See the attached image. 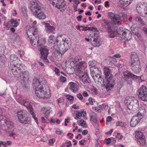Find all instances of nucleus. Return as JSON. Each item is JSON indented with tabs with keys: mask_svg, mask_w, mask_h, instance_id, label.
<instances>
[{
	"mask_svg": "<svg viewBox=\"0 0 147 147\" xmlns=\"http://www.w3.org/2000/svg\"><path fill=\"white\" fill-rule=\"evenodd\" d=\"M3 111L2 109L0 108V121L5 119L6 117L2 115Z\"/></svg>",
	"mask_w": 147,
	"mask_h": 147,
	"instance_id": "obj_43",
	"label": "nucleus"
},
{
	"mask_svg": "<svg viewBox=\"0 0 147 147\" xmlns=\"http://www.w3.org/2000/svg\"><path fill=\"white\" fill-rule=\"evenodd\" d=\"M137 141L140 143L141 146H144L146 145V141L145 137L144 138H142L137 140Z\"/></svg>",
	"mask_w": 147,
	"mask_h": 147,
	"instance_id": "obj_37",
	"label": "nucleus"
},
{
	"mask_svg": "<svg viewBox=\"0 0 147 147\" xmlns=\"http://www.w3.org/2000/svg\"><path fill=\"white\" fill-rule=\"evenodd\" d=\"M87 66L85 61H80L76 65V67L78 69V71L83 72V71H85Z\"/></svg>",
	"mask_w": 147,
	"mask_h": 147,
	"instance_id": "obj_15",
	"label": "nucleus"
},
{
	"mask_svg": "<svg viewBox=\"0 0 147 147\" xmlns=\"http://www.w3.org/2000/svg\"><path fill=\"white\" fill-rule=\"evenodd\" d=\"M18 101L21 105L26 107L28 109L32 107L31 103L26 100L20 98L18 100Z\"/></svg>",
	"mask_w": 147,
	"mask_h": 147,
	"instance_id": "obj_14",
	"label": "nucleus"
},
{
	"mask_svg": "<svg viewBox=\"0 0 147 147\" xmlns=\"http://www.w3.org/2000/svg\"><path fill=\"white\" fill-rule=\"evenodd\" d=\"M124 75L126 79L130 78H136L137 77L139 78V76H137L134 75L129 71H127L124 72Z\"/></svg>",
	"mask_w": 147,
	"mask_h": 147,
	"instance_id": "obj_25",
	"label": "nucleus"
},
{
	"mask_svg": "<svg viewBox=\"0 0 147 147\" xmlns=\"http://www.w3.org/2000/svg\"><path fill=\"white\" fill-rule=\"evenodd\" d=\"M105 142L107 144H109L111 142V138H108L107 139H105Z\"/></svg>",
	"mask_w": 147,
	"mask_h": 147,
	"instance_id": "obj_55",
	"label": "nucleus"
},
{
	"mask_svg": "<svg viewBox=\"0 0 147 147\" xmlns=\"http://www.w3.org/2000/svg\"><path fill=\"white\" fill-rule=\"evenodd\" d=\"M107 32L108 33V36L109 38H113L117 35L116 31L114 27H113Z\"/></svg>",
	"mask_w": 147,
	"mask_h": 147,
	"instance_id": "obj_20",
	"label": "nucleus"
},
{
	"mask_svg": "<svg viewBox=\"0 0 147 147\" xmlns=\"http://www.w3.org/2000/svg\"><path fill=\"white\" fill-rule=\"evenodd\" d=\"M126 81L129 85H131L132 84V81L131 78H127V79H126Z\"/></svg>",
	"mask_w": 147,
	"mask_h": 147,
	"instance_id": "obj_49",
	"label": "nucleus"
},
{
	"mask_svg": "<svg viewBox=\"0 0 147 147\" xmlns=\"http://www.w3.org/2000/svg\"><path fill=\"white\" fill-rule=\"evenodd\" d=\"M65 0H55V2H53L52 5L58 9L64 7L65 5Z\"/></svg>",
	"mask_w": 147,
	"mask_h": 147,
	"instance_id": "obj_13",
	"label": "nucleus"
},
{
	"mask_svg": "<svg viewBox=\"0 0 147 147\" xmlns=\"http://www.w3.org/2000/svg\"><path fill=\"white\" fill-rule=\"evenodd\" d=\"M50 108L49 107H44L41 109V111L45 115L47 118L48 117V115L50 113Z\"/></svg>",
	"mask_w": 147,
	"mask_h": 147,
	"instance_id": "obj_26",
	"label": "nucleus"
},
{
	"mask_svg": "<svg viewBox=\"0 0 147 147\" xmlns=\"http://www.w3.org/2000/svg\"><path fill=\"white\" fill-rule=\"evenodd\" d=\"M55 141V140L54 138L50 139L49 140V143L50 145L52 146Z\"/></svg>",
	"mask_w": 147,
	"mask_h": 147,
	"instance_id": "obj_47",
	"label": "nucleus"
},
{
	"mask_svg": "<svg viewBox=\"0 0 147 147\" xmlns=\"http://www.w3.org/2000/svg\"><path fill=\"white\" fill-rule=\"evenodd\" d=\"M111 69L107 67L104 68V73L105 75V81L103 79L102 76L100 75L99 74H95L94 76L95 78H97L98 81L101 82L103 81L107 90L108 91L111 90V88H113L114 86V82L112 79L113 76L112 74Z\"/></svg>",
	"mask_w": 147,
	"mask_h": 147,
	"instance_id": "obj_3",
	"label": "nucleus"
},
{
	"mask_svg": "<svg viewBox=\"0 0 147 147\" xmlns=\"http://www.w3.org/2000/svg\"><path fill=\"white\" fill-rule=\"evenodd\" d=\"M72 107L73 108L76 109H79L80 108L79 106L76 104L73 105Z\"/></svg>",
	"mask_w": 147,
	"mask_h": 147,
	"instance_id": "obj_64",
	"label": "nucleus"
},
{
	"mask_svg": "<svg viewBox=\"0 0 147 147\" xmlns=\"http://www.w3.org/2000/svg\"><path fill=\"white\" fill-rule=\"evenodd\" d=\"M82 82L85 84H87L89 83V77L86 73L85 72L81 77Z\"/></svg>",
	"mask_w": 147,
	"mask_h": 147,
	"instance_id": "obj_24",
	"label": "nucleus"
},
{
	"mask_svg": "<svg viewBox=\"0 0 147 147\" xmlns=\"http://www.w3.org/2000/svg\"><path fill=\"white\" fill-rule=\"evenodd\" d=\"M35 16L39 19L44 20L46 18L45 15L44 13L41 11H40L36 13V14H34Z\"/></svg>",
	"mask_w": 147,
	"mask_h": 147,
	"instance_id": "obj_27",
	"label": "nucleus"
},
{
	"mask_svg": "<svg viewBox=\"0 0 147 147\" xmlns=\"http://www.w3.org/2000/svg\"><path fill=\"white\" fill-rule=\"evenodd\" d=\"M139 64H136L134 66H131L132 70L135 73H138L140 72L141 69V67Z\"/></svg>",
	"mask_w": 147,
	"mask_h": 147,
	"instance_id": "obj_23",
	"label": "nucleus"
},
{
	"mask_svg": "<svg viewBox=\"0 0 147 147\" xmlns=\"http://www.w3.org/2000/svg\"><path fill=\"white\" fill-rule=\"evenodd\" d=\"M63 52V50L61 49V51L59 50H55L54 51V53L56 55H59V56L61 55V56L64 54H62V52Z\"/></svg>",
	"mask_w": 147,
	"mask_h": 147,
	"instance_id": "obj_41",
	"label": "nucleus"
},
{
	"mask_svg": "<svg viewBox=\"0 0 147 147\" xmlns=\"http://www.w3.org/2000/svg\"><path fill=\"white\" fill-rule=\"evenodd\" d=\"M129 63L131 66H134L136 64H139L140 63L139 60H136L135 59H130L129 61Z\"/></svg>",
	"mask_w": 147,
	"mask_h": 147,
	"instance_id": "obj_36",
	"label": "nucleus"
},
{
	"mask_svg": "<svg viewBox=\"0 0 147 147\" xmlns=\"http://www.w3.org/2000/svg\"><path fill=\"white\" fill-rule=\"evenodd\" d=\"M82 95L84 97H86L89 96L87 92L86 91H84L83 92Z\"/></svg>",
	"mask_w": 147,
	"mask_h": 147,
	"instance_id": "obj_61",
	"label": "nucleus"
},
{
	"mask_svg": "<svg viewBox=\"0 0 147 147\" xmlns=\"http://www.w3.org/2000/svg\"><path fill=\"white\" fill-rule=\"evenodd\" d=\"M136 7L138 12L141 16L143 17L147 16V6L145 3H138Z\"/></svg>",
	"mask_w": 147,
	"mask_h": 147,
	"instance_id": "obj_7",
	"label": "nucleus"
},
{
	"mask_svg": "<svg viewBox=\"0 0 147 147\" xmlns=\"http://www.w3.org/2000/svg\"><path fill=\"white\" fill-rule=\"evenodd\" d=\"M66 78L63 76H61L60 77V80L61 82H64L66 81Z\"/></svg>",
	"mask_w": 147,
	"mask_h": 147,
	"instance_id": "obj_57",
	"label": "nucleus"
},
{
	"mask_svg": "<svg viewBox=\"0 0 147 147\" xmlns=\"http://www.w3.org/2000/svg\"><path fill=\"white\" fill-rule=\"evenodd\" d=\"M27 113V111L25 110H20L17 112V117L21 123L27 124L29 122L28 118L26 116Z\"/></svg>",
	"mask_w": 147,
	"mask_h": 147,
	"instance_id": "obj_6",
	"label": "nucleus"
},
{
	"mask_svg": "<svg viewBox=\"0 0 147 147\" xmlns=\"http://www.w3.org/2000/svg\"><path fill=\"white\" fill-rule=\"evenodd\" d=\"M42 23L45 25V30L47 32H54L55 28L53 26H51L49 24L45 23L44 22H42Z\"/></svg>",
	"mask_w": 147,
	"mask_h": 147,
	"instance_id": "obj_19",
	"label": "nucleus"
},
{
	"mask_svg": "<svg viewBox=\"0 0 147 147\" xmlns=\"http://www.w3.org/2000/svg\"><path fill=\"white\" fill-rule=\"evenodd\" d=\"M109 16L110 18L114 25L119 26L121 24L120 21H119L121 19V17L120 15L111 12L109 13Z\"/></svg>",
	"mask_w": 147,
	"mask_h": 147,
	"instance_id": "obj_10",
	"label": "nucleus"
},
{
	"mask_svg": "<svg viewBox=\"0 0 147 147\" xmlns=\"http://www.w3.org/2000/svg\"><path fill=\"white\" fill-rule=\"evenodd\" d=\"M29 110V111L30 113L32 115V117L35 120L36 123H38V120L36 119V118L35 116V113L34 112L33 109L32 107L31 108H30V109H28Z\"/></svg>",
	"mask_w": 147,
	"mask_h": 147,
	"instance_id": "obj_32",
	"label": "nucleus"
},
{
	"mask_svg": "<svg viewBox=\"0 0 147 147\" xmlns=\"http://www.w3.org/2000/svg\"><path fill=\"white\" fill-rule=\"evenodd\" d=\"M45 82V80L34 78L33 80V86L35 90V94L38 97L47 99L50 98L51 95L50 90L45 91L43 90V85H44Z\"/></svg>",
	"mask_w": 147,
	"mask_h": 147,
	"instance_id": "obj_2",
	"label": "nucleus"
},
{
	"mask_svg": "<svg viewBox=\"0 0 147 147\" xmlns=\"http://www.w3.org/2000/svg\"><path fill=\"white\" fill-rule=\"evenodd\" d=\"M99 107L101 110L105 111H106L108 109L109 106L107 104H106L104 103L102 104V105H100Z\"/></svg>",
	"mask_w": 147,
	"mask_h": 147,
	"instance_id": "obj_35",
	"label": "nucleus"
},
{
	"mask_svg": "<svg viewBox=\"0 0 147 147\" xmlns=\"http://www.w3.org/2000/svg\"><path fill=\"white\" fill-rule=\"evenodd\" d=\"M95 145V147H100V143L98 141V140H97Z\"/></svg>",
	"mask_w": 147,
	"mask_h": 147,
	"instance_id": "obj_60",
	"label": "nucleus"
},
{
	"mask_svg": "<svg viewBox=\"0 0 147 147\" xmlns=\"http://www.w3.org/2000/svg\"><path fill=\"white\" fill-rule=\"evenodd\" d=\"M81 28H82V30H91L92 29V28L89 27L87 26H81Z\"/></svg>",
	"mask_w": 147,
	"mask_h": 147,
	"instance_id": "obj_48",
	"label": "nucleus"
},
{
	"mask_svg": "<svg viewBox=\"0 0 147 147\" xmlns=\"http://www.w3.org/2000/svg\"><path fill=\"white\" fill-rule=\"evenodd\" d=\"M77 98L80 100H81L83 99V96L82 95L80 94H78L77 96Z\"/></svg>",
	"mask_w": 147,
	"mask_h": 147,
	"instance_id": "obj_62",
	"label": "nucleus"
},
{
	"mask_svg": "<svg viewBox=\"0 0 147 147\" xmlns=\"http://www.w3.org/2000/svg\"><path fill=\"white\" fill-rule=\"evenodd\" d=\"M101 26L106 29L107 31L109 30L113 27L111 26V24L109 22L105 20L102 21Z\"/></svg>",
	"mask_w": 147,
	"mask_h": 147,
	"instance_id": "obj_16",
	"label": "nucleus"
},
{
	"mask_svg": "<svg viewBox=\"0 0 147 147\" xmlns=\"http://www.w3.org/2000/svg\"><path fill=\"white\" fill-rule=\"evenodd\" d=\"M55 133L57 134L61 135L63 133V131L62 130H60L59 129V130L56 131Z\"/></svg>",
	"mask_w": 147,
	"mask_h": 147,
	"instance_id": "obj_59",
	"label": "nucleus"
},
{
	"mask_svg": "<svg viewBox=\"0 0 147 147\" xmlns=\"http://www.w3.org/2000/svg\"><path fill=\"white\" fill-rule=\"evenodd\" d=\"M32 32L28 30L26 31L28 36L30 40L32 45L35 48H37L41 55V59L46 62H49L47 57L49 54L48 47L44 46V44L46 40L42 38H39L37 35L38 30L37 28H32Z\"/></svg>",
	"mask_w": 147,
	"mask_h": 147,
	"instance_id": "obj_1",
	"label": "nucleus"
},
{
	"mask_svg": "<svg viewBox=\"0 0 147 147\" xmlns=\"http://www.w3.org/2000/svg\"><path fill=\"white\" fill-rule=\"evenodd\" d=\"M132 0H119V2L124 6H127L129 5Z\"/></svg>",
	"mask_w": 147,
	"mask_h": 147,
	"instance_id": "obj_29",
	"label": "nucleus"
},
{
	"mask_svg": "<svg viewBox=\"0 0 147 147\" xmlns=\"http://www.w3.org/2000/svg\"><path fill=\"white\" fill-rule=\"evenodd\" d=\"M90 121L93 124H95L97 121V116L94 113L90 115Z\"/></svg>",
	"mask_w": 147,
	"mask_h": 147,
	"instance_id": "obj_28",
	"label": "nucleus"
},
{
	"mask_svg": "<svg viewBox=\"0 0 147 147\" xmlns=\"http://www.w3.org/2000/svg\"><path fill=\"white\" fill-rule=\"evenodd\" d=\"M55 39L54 36L53 35H51L49 37V43L51 44L53 43V40Z\"/></svg>",
	"mask_w": 147,
	"mask_h": 147,
	"instance_id": "obj_44",
	"label": "nucleus"
},
{
	"mask_svg": "<svg viewBox=\"0 0 147 147\" xmlns=\"http://www.w3.org/2000/svg\"><path fill=\"white\" fill-rule=\"evenodd\" d=\"M20 71L18 73L21 74L20 77L22 79V80L24 82L28 81L29 79V73L27 71H24V72H21V73H20ZM15 75L16 76L18 75Z\"/></svg>",
	"mask_w": 147,
	"mask_h": 147,
	"instance_id": "obj_18",
	"label": "nucleus"
},
{
	"mask_svg": "<svg viewBox=\"0 0 147 147\" xmlns=\"http://www.w3.org/2000/svg\"><path fill=\"white\" fill-rule=\"evenodd\" d=\"M145 113V109L144 108H140L136 115L133 116L131 119L130 122V126L132 127L136 126L143 118V116Z\"/></svg>",
	"mask_w": 147,
	"mask_h": 147,
	"instance_id": "obj_4",
	"label": "nucleus"
},
{
	"mask_svg": "<svg viewBox=\"0 0 147 147\" xmlns=\"http://www.w3.org/2000/svg\"><path fill=\"white\" fill-rule=\"evenodd\" d=\"M20 20L19 19H17L15 20L14 19H11V20L10 22L11 24L13 25V27H15L17 26L19 24V23L18 21H20Z\"/></svg>",
	"mask_w": 147,
	"mask_h": 147,
	"instance_id": "obj_31",
	"label": "nucleus"
},
{
	"mask_svg": "<svg viewBox=\"0 0 147 147\" xmlns=\"http://www.w3.org/2000/svg\"><path fill=\"white\" fill-rule=\"evenodd\" d=\"M17 61H14L12 63H10L11 65V71L14 75H17L20 72L21 66V64L19 63L20 60L19 58H17Z\"/></svg>",
	"mask_w": 147,
	"mask_h": 147,
	"instance_id": "obj_8",
	"label": "nucleus"
},
{
	"mask_svg": "<svg viewBox=\"0 0 147 147\" xmlns=\"http://www.w3.org/2000/svg\"><path fill=\"white\" fill-rule=\"evenodd\" d=\"M5 123L7 126V128L8 129H11L14 126L13 122L8 119L5 120Z\"/></svg>",
	"mask_w": 147,
	"mask_h": 147,
	"instance_id": "obj_30",
	"label": "nucleus"
},
{
	"mask_svg": "<svg viewBox=\"0 0 147 147\" xmlns=\"http://www.w3.org/2000/svg\"><path fill=\"white\" fill-rule=\"evenodd\" d=\"M133 102H134L136 104H138V100L134 97H126L125 98V102L126 105H130V104Z\"/></svg>",
	"mask_w": 147,
	"mask_h": 147,
	"instance_id": "obj_17",
	"label": "nucleus"
},
{
	"mask_svg": "<svg viewBox=\"0 0 147 147\" xmlns=\"http://www.w3.org/2000/svg\"><path fill=\"white\" fill-rule=\"evenodd\" d=\"M111 142H112L113 144L115 143L116 142L115 138H114L111 137Z\"/></svg>",
	"mask_w": 147,
	"mask_h": 147,
	"instance_id": "obj_63",
	"label": "nucleus"
},
{
	"mask_svg": "<svg viewBox=\"0 0 147 147\" xmlns=\"http://www.w3.org/2000/svg\"><path fill=\"white\" fill-rule=\"evenodd\" d=\"M91 91L94 94H98L97 90L95 88L93 87L91 89Z\"/></svg>",
	"mask_w": 147,
	"mask_h": 147,
	"instance_id": "obj_50",
	"label": "nucleus"
},
{
	"mask_svg": "<svg viewBox=\"0 0 147 147\" xmlns=\"http://www.w3.org/2000/svg\"><path fill=\"white\" fill-rule=\"evenodd\" d=\"M30 9L34 14H36V13L38 12L41 10V7L38 3L35 2L34 1L32 3Z\"/></svg>",
	"mask_w": 147,
	"mask_h": 147,
	"instance_id": "obj_12",
	"label": "nucleus"
},
{
	"mask_svg": "<svg viewBox=\"0 0 147 147\" xmlns=\"http://www.w3.org/2000/svg\"><path fill=\"white\" fill-rule=\"evenodd\" d=\"M136 134L135 137L137 138V140L141 138H144L145 137V136L143 135L142 132L137 131L136 132Z\"/></svg>",
	"mask_w": 147,
	"mask_h": 147,
	"instance_id": "obj_33",
	"label": "nucleus"
},
{
	"mask_svg": "<svg viewBox=\"0 0 147 147\" xmlns=\"http://www.w3.org/2000/svg\"><path fill=\"white\" fill-rule=\"evenodd\" d=\"M93 46L95 47H98L100 45V39L98 36H94L93 38Z\"/></svg>",
	"mask_w": 147,
	"mask_h": 147,
	"instance_id": "obj_22",
	"label": "nucleus"
},
{
	"mask_svg": "<svg viewBox=\"0 0 147 147\" xmlns=\"http://www.w3.org/2000/svg\"><path fill=\"white\" fill-rule=\"evenodd\" d=\"M119 32L121 35L120 39L122 40L123 42H125L131 38L132 34L129 30L120 27Z\"/></svg>",
	"mask_w": 147,
	"mask_h": 147,
	"instance_id": "obj_5",
	"label": "nucleus"
},
{
	"mask_svg": "<svg viewBox=\"0 0 147 147\" xmlns=\"http://www.w3.org/2000/svg\"><path fill=\"white\" fill-rule=\"evenodd\" d=\"M84 112L82 111V113H81L79 111H77V113L76 114V117L75 118V119L76 120H77L78 119H80L82 115V114Z\"/></svg>",
	"mask_w": 147,
	"mask_h": 147,
	"instance_id": "obj_42",
	"label": "nucleus"
},
{
	"mask_svg": "<svg viewBox=\"0 0 147 147\" xmlns=\"http://www.w3.org/2000/svg\"><path fill=\"white\" fill-rule=\"evenodd\" d=\"M70 120V119L69 118H67V119H65V126H67V123L69 122V121Z\"/></svg>",
	"mask_w": 147,
	"mask_h": 147,
	"instance_id": "obj_56",
	"label": "nucleus"
},
{
	"mask_svg": "<svg viewBox=\"0 0 147 147\" xmlns=\"http://www.w3.org/2000/svg\"><path fill=\"white\" fill-rule=\"evenodd\" d=\"M36 24V21H34L33 23V24H32V27H31V28H30V29H29L28 30H27V31H28V30H30V32H31V31H32V30H31V28H36V27H35V25Z\"/></svg>",
	"mask_w": 147,
	"mask_h": 147,
	"instance_id": "obj_52",
	"label": "nucleus"
},
{
	"mask_svg": "<svg viewBox=\"0 0 147 147\" xmlns=\"http://www.w3.org/2000/svg\"><path fill=\"white\" fill-rule=\"evenodd\" d=\"M82 60L80 56H77L73 60V62L74 64L77 65Z\"/></svg>",
	"mask_w": 147,
	"mask_h": 147,
	"instance_id": "obj_34",
	"label": "nucleus"
},
{
	"mask_svg": "<svg viewBox=\"0 0 147 147\" xmlns=\"http://www.w3.org/2000/svg\"><path fill=\"white\" fill-rule=\"evenodd\" d=\"M54 44V49H55V50H59L60 51H61V50L62 47L60 46V43H55Z\"/></svg>",
	"mask_w": 147,
	"mask_h": 147,
	"instance_id": "obj_39",
	"label": "nucleus"
},
{
	"mask_svg": "<svg viewBox=\"0 0 147 147\" xmlns=\"http://www.w3.org/2000/svg\"><path fill=\"white\" fill-rule=\"evenodd\" d=\"M134 59H135L136 60H139L138 55L135 52H133L131 53L130 57V59L133 60Z\"/></svg>",
	"mask_w": 147,
	"mask_h": 147,
	"instance_id": "obj_38",
	"label": "nucleus"
},
{
	"mask_svg": "<svg viewBox=\"0 0 147 147\" xmlns=\"http://www.w3.org/2000/svg\"><path fill=\"white\" fill-rule=\"evenodd\" d=\"M64 42L63 45H62V49L63 50L62 54H64L69 49L71 46V42L69 40L64 38L62 39Z\"/></svg>",
	"mask_w": 147,
	"mask_h": 147,
	"instance_id": "obj_11",
	"label": "nucleus"
},
{
	"mask_svg": "<svg viewBox=\"0 0 147 147\" xmlns=\"http://www.w3.org/2000/svg\"><path fill=\"white\" fill-rule=\"evenodd\" d=\"M65 144H67V145H66L67 147H70L72 145L71 142L70 141L66 142L65 143Z\"/></svg>",
	"mask_w": 147,
	"mask_h": 147,
	"instance_id": "obj_58",
	"label": "nucleus"
},
{
	"mask_svg": "<svg viewBox=\"0 0 147 147\" xmlns=\"http://www.w3.org/2000/svg\"><path fill=\"white\" fill-rule=\"evenodd\" d=\"M138 96L143 101H147V88L143 86L140 88L138 91Z\"/></svg>",
	"mask_w": 147,
	"mask_h": 147,
	"instance_id": "obj_9",
	"label": "nucleus"
},
{
	"mask_svg": "<svg viewBox=\"0 0 147 147\" xmlns=\"http://www.w3.org/2000/svg\"><path fill=\"white\" fill-rule=\"evenodd\" d=\"M9 136L10 137H14L17 136V135L15 133H13V132L11 131V132L9 135Z\"/></svg>",
	"mask_w": 147,
	"mask_h": 147,
	"instance_id": "obj_54",
	"label": "nucleus"
},
{
	"mask_svg": "<svg viewBox=\"0 0 147 147\" xmlns=\"http://www.w3.org/2000/svg\"><path fill=\"white\" fill-rule=\"evenodd\" d=\"M135 20L140 23L142 25H144L143 22L142 21L141 18L140 16H137L135 18Z\"/></svg>",
	"mask_w": 147,
	"mask_h": 147,
	"instance_id": "obj_46",
	"label": "nucleus"
},
{
	"mask_svg": "<svg viewBox=\"0 0 147 147\" xmlns=\"http://www.w3.org/2000/svg\"><path fill=\"white\" fill-rule=\"evenodd\" d=\"M125 125V124L123 122L118 121L116 123V125L117 126H121V127H124Z\"/></svg>",
	"mask_w": 147,
	"mask_h": 147,
	"instance_id": "obj_45",
	"label": "nucleus"
},
{
	"mask_svg": "<svg viewBox=\"0 0 147 147\" xmlns=\"http://www.w3.org/2000/svg\"><path fill=\"white\" fill-rule=\"evenodd\" d=\"M66 97L69 100H72L74 99V97L73 96L69 95H66Z\"/></svg>",
	"mask_w": 147,
	"mask_h": 147,
	"instance_id": "obj_53",
	"label": "nucleus"
},
{
	"mask_svg": "<svg viewBox=\"0 0 147 147\" xmlns=\"http://www.w3.org/2000/svg\"><path fill=\"white\" fill-rule=\"evenodd\" d=\"M18 57L17 56L15 55H12L10 57V63H12L14 61H17Z\"/></svg>",
	"mask_w": 147,
	"mask_h": 147,
	"instance_id": "obj_40",
	"label": "nucleus"
},
{
	"mask_svg": "<svg viewBox=\"0 0 147 147\" xmlns=\"http://www.w3.org/2000/svg\"><path fill=\"white\" fill-rule=\"evenodd\" d=\"M116 138H118L119 140H121L123 138V136L120 135V134L119 133H118L117 134V135L115 136Z\"/></svg>",
	"mask_w": 147,
	"mask_h": 147,
	"instance_id": "obj_51",
	"label": "nucleus"
},
{
	"mask_svg": "<svg viewBox=\"0 0 147 147\" xmlns=\"http://www.w3.org/2000/svg\"><path fill=\"white\" fill-rule=\"evenodd\" d=\"M69 89L73 92L76 93L78 91L77 84L75 83L71 82L69 83Z\"/></svg>",
	"mask_w": 147,
	"mask_h": 147,
	"instance_id": "obj_21",
	"label": "nucleus"
}]
</instances>
